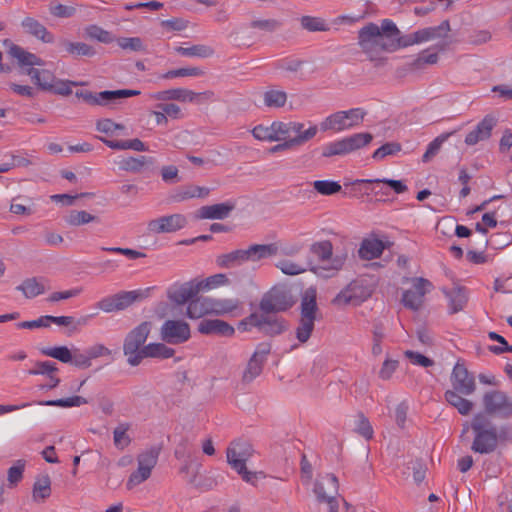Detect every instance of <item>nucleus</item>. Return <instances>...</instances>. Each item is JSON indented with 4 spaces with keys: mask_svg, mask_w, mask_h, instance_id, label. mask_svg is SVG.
Listing matches in <instances>:
<instances>
[{
    "mask_svg": "<svg viewBox=\"0 0 512 512\" xmlns=\"http://www.w3.org/2000/svg\"><path fill=\"white\" fill-rule=\"evenodd\" d=\"M474 440L471 450L479 454L493 453L500 444L512 439V429L508 425L497 428L484 413H477L471 421Z\"/></svg>",
    "mask_w": 512,
    "mask_h": 512,
    "instance_id": "nucleus-1",
    "label": "nucleus"
},
{
    "mask_svg": "<svg viewBox=\"0 0 512 512\" xmlns=\"http://www.w3.org/2000/svg\"><path fill=\"white\" fill-rule=\"evenodd\" d=\"M277 253L278 247L275 243L253 244L247 249H237L217 256L216 264L221 268L230 269L240 266L247 261L254 262L275 256Z\"/></svg>",
    "mask_w": 512,
    "mask_h": 512,
    "instance_id": "nucleus-2",
    "label": "nucleus"
},
{
    "mask_svg": "<svg viewBox=\"0 0 512 512\" xmlns=\"http://www.w3.org/2000/svg\"><path fill=\"white\" fill-rule=\"evenodd\" d=\"M152 326V322L143 321L126 334L123 341V354L130 366L136 367L142 363V351L145 349V342L151 333Z\"/></svg>",
    "mask_w": 512,
    "mask_h": 512,
    "instance_id": "nucleus-3",
    "label": "nucleus"
},
{
    "mask_svg": "<svg viewBox=\"0 0 512 512\" xmlns=\"http://www.w3.org/2000/svg\"><path fill=\"white\" fill-rule=\"evenodd\" d=\"M254 449L247 440H234L226 450L228 464L247 482L254 484L257 478L255 472L247 470L246 462L253 456Z\"/></svg>",
    "mask_w": 512,
    "mask_h": 512,
    "instance_id": "nucleus-4",
    "label": "nucleus"
},
{
    "mask_svg": "<svg viewBox=\"0 0 512 512\" xmlns=\"http://www.w3.org/2000/svg\"><path fill=\"white\" fill-rule=\"evenodd\" d=\"M318 311L316 290L309 288L301 298L300 320L296 328V338L299 342L306 343L311 337Z\"/></svg>",
    "mask_w": 512,
    "mask_h": 512,
    "instance_id": "nucleus-5",
    "label": "nucleus"
},
{
    "mask_svg": "<svg viewBox=\"0 0 512 512\" xmlns=\"http://www.w3.org/2000/svg\"><path fill=\"white\" fill-rule=\"evenodd\" d=\"M304 124L296 121H274L270 126L257 125L252 130V135L260 141H281L293 138L295 134L305 132Z\"/></svg>",
    "mask_w": 512,
    "mask_h": 512,
    "instance_id": "nucleus-6",
    "label": "nucleus"
},
{
    "mask_svg": "<svg viewBox=\"0 0 512 512\" xmlns=\"http://www.w3.org/2000/svg\"><path fill=\"white\" fill-rule=\"evenodd\" d=\"M373 140V135L368 132L355 133L342 139L329 142L322 147V156L326 158L345 156L357 151Z\"/></svg>",
    "mask_w": 512,
    "mask_h": 512,
    "instance_id": "nucleus-7",
    "label": "nucleus"
},
{
    "mask_svg": "<svg viewBox=\"0 0 512 512\" xmlns=\"http://www.w3.org/2000/svg\"><path fill=\"white\" fill-rule=\"evenodd\" d=\"M253 327L265 335L275 336L288 329V322L283 318L272 317L268 314L251 313L238 325V329L241 331H249Z\"/></svg>",
    "mask_w": 512,
    "mask_h": 512,
    "instance_id": "nucleus-8",
    "label": "nucleus"
},
{
    "mask_svg": "<svg viewBox=\"0 0 512 512\" xmlns=\"http://www.w3.org/2000/svg\"><path fill=\"white\" fill-rule=\"evenodd\" d=\"M367 112L362 108H352L347 111H338L326 117L320 123L322 131H344L358 126L364 120Z\"/></svg>",
    "mask_w": 512,
    "mask_h": 512,
    "instance_id": "nucleus-9",
    "label": "nucleus"
},
{
    "mask_svg": "<svg viewBox=\"0 0 512 512\" xmlns=\"http://www.w3.org/2000/svg\"><path fill=\"white\" fill-rule=\"evenodd\" d=\"M151 288L144 290L120 291L114 295L104 297L97 303V307L106 313L118 312L127 309L135 302L149 296Z\"/></svg>",
    "mask_w": 512,
    "mask_h": 512,
    "instance_id": "nucleus-10",
    "label": "nucleus"
},
{
    "mask_svg": "<svg viewBox=\"0 0 512 512\" xmlns=\"http://www.w3.org/2000/svg\"><path fill=\"white\" fill-rule=\"evenodd\" d=\"M338 490V478L332 473H328L321 479H317L313 488L317 501L319 503H326L329 507V512H338L339 504L336 499Z\"/></svg>",
    "mask_w": 512,
    "mask_h": 512,
    "instance_id": "nucleus-11",
    "label": "nucleus"
},
{
    "mask_svg": "<svg viewBox=\"0 0 512 512\" xmlns=\"http://www.w3.org/2000/svg\"><path fill=\"white\" fill-rule=\"evenodd\" d=\"M484 414L498 415L500 418L509 419L512 417V399L501 390L486 392L482 398Z\"/></svg>",
    "mask_w": 512,
    "mask_h": 512,
    "instance_id": "nucleus-12",
    "label": "nucleus"
},
{
    "mask_svg": "<svg viewBox=\"0 0 512 512\" xmlns=\"http://www.w3.org/2000/svg\"><path fill=\"white\" fill-rule=\"evenodd\" d=\"M198 285L197 279L184 283L175 282L167 288L166 296L173 305L189 304L191 299L195 298L200 292Z\"/></svg>",
    "mask_w": 512,
    "mask_h": 512,
    "instance_id": "nucleus-13",
    "label": "nucleus"
},
{
    "mask_svg": "<svg viewBox=\"0 0 512 512\" xmlns=\"http://www.w3.org/2000/svg\"><path fill=\"white\" fill-rule=\"evenodd\" d=\"M370 296V291L362 284L353 281L342 289L332 300V304L338 307L347 305L358 306Z\"/></svg>",
    "mask_w": 512,
    "mask_h": 512,
    "instance_id": "nucleus-14",
    "label": "nucleus"
},
{
    "mask_svg": "<svg viewBox=\"0 0 512 512\" xmlns=\"http://www.w3.org/2000/svg\"><path fill=\"white\" fill-rule=\"evenodd\" d=\"M293 301L287 292L273 288L261 299L259 308L264 314L283 312L292 307Z\"/></svg>",
    "mask_w": 512,
    "mask_h": 512,
    "instance_id": "nucleus-15",
    "label": "nucleus"
},
{
    "mask_svg": "<svg viewBox=\"0 0 512 512\" xmlns=\"http://www.w3.org/2000/svg\"><path fill=\"white\" fill-rule=\"evenodd\" d=\"M160 336L165 343L182 344L191 336L190 326L181 320H166L161 327Z\"/></svg>",
    "mask_w": 512,
    "mask_h": 512,
    "instance_id": "nucleus-16",
    "label": "nucleus"
},
{
    "mask_svg": "<svg viewBox=\"0 0 512 512\" xmlns=\"http://www.w3.org/2000/svg\"><path fill=\"white\" fill-rule=\"evenodd\" d=\"M310 251L321 262H325L328 260L331 261L330 266L323 267V269L327 270V271H334V272L339 271L343 267V265L347 259L346 253L337 254L333 257V245L328 240L313 243L310 247Z\"/></svg>",
    "mask_w": 512,
    "mask_h": 512,
    "instance_id": "nucleus-17",
    "label": "nucleus"
},
{
    "mask_svg": "<svg viewBox=\"0 0 512 512\" xmlns=\"http://www.w3.org/2000/svg\"><path fill=\"white\" fill-rule=\"evenodd\" d=\"M270 352L271 345L269 343H260L257 345L256 350L250 357L248 364L243 372L242 381L244 383L252 382L262 373L263 366Z\"/></svg>",
    "mask_w": 512,
    "mask_h": 512,
    "instance_id": "nucleus-18",
    "label": "nucleus"
},
{
    "mask_svg": "<svg viewBox=\"0 0 512 512\" xmlns=\"http://www.w3.org/2000/svg\"><path fill=\"white\" fill-rule=\"evenodd\" d=\"M450 381L452 391L460 392L462 395H471L476 390L475 378L468 371L464 363L457 362L452 370Z\"/></svg>",
    "mask_w": 512,
    "mask_h": 512,
    "instance_id": "nucleus-19",
    "label": "nucleus"
},
{
    "mask_svg": "<svg viewBox=\"0 0 512 512\" xmlns=\"http://www.w3.org/2000/svg\"><path fill=\"white\" fill-rule=\"evenodd\" d=\"M432 283L424 278H417L411 289L404 291L402 302L405 307L418 310L423 304V298L430 291Z\"/></svg>",
    "mask_w": 512,
    "mask_h": 512,
    "instance_id": "nucleus-20",
    "label": "nucleus"
},
{
    "mask_svg": "<svg viewBox=\"0 0 512 512\" xmlns=\"http://www.w3.org/2000/svg\"><path fill=\"white\" fill-rule=\"evenodd\" d=\"M187 224V219L182 214H172L153 219L148 222L147 228L153 233H173Z\"/></svg>",
    "mask_w": 512,
    "mask_h": 512,
    "instance_id": "nucleus-21",
    "label": "nucleus"
},
{
    "mask_svg": "<svg viewBox=\"0 0 512 512\" xmlns=\"http://www.w3.org/2000/svg\"><path fill=\"white\" fill-rule=\"evenodd\" d=\"M213 93L211 91H206L203 93H196L191 90L185 88H174L168 89L164 91H159L152 95V98L159 101H168V100H177L180 102H194L199 97H204L205 99H209Z\"/></svg>",
    "mask_w": 512,
    "mask_h": 512,
    "instance_id": "nucleus-22",
    "label": "nucleus"
},
{
    "mask_svg": "<svg viewBox=\"0 0 512 512\" xmlns=\"http://www.w3.org/2000/svg\"><path fill=\"white\" fill-rule=\"evenodd\" d=\"M497 125V119L493 115H486L465 137V144L468 146L476 145L480 141L488 140L492 135V130Z\"/></svg>",
    "mask_w": 512,
    "mask_h": 512,
    "instance_id": "nucleus-23",
    "label": "nucleus"
},
{
    "mask_svg": "<svg viewBox=\"0 0 512 512\" xmlns=\"http://www.w3.org/2000/svg\"><path fill=\"white\" fill-rule=\"evenodd\" d=\"M197 330L204 335H217L221 337H231L235 333L234 327L221 319H202L198 323Z\"/></svg>",
    "mask_w": 512,
    "mask_h": 512,
    "instance_id": "nucleus-24",
    "label": "nucleus"
},
{
    "mask_svg": "<svg viewBox=\"0 0 512 512\" xmlns=\"http://www.w3.org/2000/svg\"><path fill=\"white\" fill-rule=\"evenodd\" d=\"M211 189L204 186L187 184L178 187L169 195V201L173 203L183 202L193 198L205 199L209 196Z\"/></svg>",
    "mask_w": 512,
    "mask_h": 512,
    "instance_id": "nucleus-25",
    "label": "nucleus"
},
{
    "mask_svg": "<svg viewBox=\"0 0 512 512\" xmlns=\"http://www.w3.org/2000/svg\"><path fill=\"white\" fill-rule=\"evenodd\" d=\"M318 132L317 125H312L305 132L295 134L293 138L283 139L284 142L274 145L268 149L270 154L292 149L301 146L313 139Z\"/></svg>",
    "mask_w": 512,
    "mask_h": 512,
    "instance_id": "nucleus-26",
    "label": "nucleus"
},
{
    "mask_svg": "<svg viewBox=\"0 0 512 512\" xmlns=\"http://www.w3.org/2000/svg\"><path fill=\"white\" fill-rule=\"evenodd\" d=\"M234 209L235 203L232 201H227L223 203L202 206L196 211L195 216L198 219L223 220L227 218Z\"/></svg>",
    "mask_w": 512,
    "mask_h": 512,
    "instance_id": "nucleus-27",
    "label": "nucleus"
},
{
    "mask_svg": "<svg viewBox=\"0 0 512 512\" xmlns=\"http://www.w3.org/2000/svg\"><path fill=\"white\" fill-rule=\"evenodd\" d=\"M57 47L60 52H64L72 57H93L96 50L93 46L84 42H73L66 38H60L57 41Z\"/></svg>",
    "mask_w": 512,
    "mask_h": 512,
    "instance_id": "nucleus-28",
    "label": "nucleus"
},
{
    "mask_svg": "<svg viewBox=\"0 0 512 512\" xmlns=\"http://www.w3.org/2000/svg\"><path fill=\"white\" fill-rule=\"evenodd\" d=\"M359 45L363 49H368L370 46H378L383 50V44H389V41H383L381 31L375 23H369L359 30L358 33Z\"/></svg>",
    "mask_w": 512,
    "mask_h": 512,
    "instance_id": "nucleus-29",
    "label": "nucleus"
},
{
    "mask_svg": "<svg viewBox=\"0 0 512 512\" xmlns=\"http://www.w3.org/2000/svg\"><path fill=\"white\" fill-rule=\"evenodd\" d=\"M140 93L141 92L139 90H131V89L101 91V92L95 93L97 102H94V105L110 106L112 104H115L120 99L137 96Z\"/></svg>",
    "mask_w": 512,
    "mask_h": 512,
    "instance_id": "nucleus-30",
    "label": "nucleus"
},
{
    "mask_svg": "<svg viewBox=\"0 0 512 512\" xmlns=\"http://www.w3.org/2000/svg\"><path fill=\"white\" fill-rule=\"evenodd\" d=\"M48 283V279L44 277H31L18 285L16 290L21 291L27 299H32L43 294L47 289Z\"/></svg>",
    "mask_w": 512,
    "mask_h": 512,
    "instance_id": "nucleus-31",
    "label": "nucleus"
},
{
    "mask_svg": "<svg viewBox=\"0 0 512 512\" xmlns=\"http://www.w3.org/2000/svg\"><path fill=\"white\" fill-rule=\"evenodd\" d=\"M21 26L27 34L34 36L44 43H53L54 36L38 20L32 17H26L22 20Z\"/></svg>",
    "mask_w": 512,
    "mask_h": 512,
    "instance_id": "nucleus-32",
    "label": "nucleus"
},
{
    "mask_svg": "<svg viewBox=\"0 0 512 512\" xmlns=\"http://www.w3.org/2000/svg\"><path fill=\"white\" fill-rule=\"evenodd\" d=\"M26 74L31 77V80L38 89L48 92L56 78L55 74L48 69L28 68Z\"/></svg>",
    "mask_w": 512,
    "mask_h": 512,
    "instance_id": "nucleus-33",
    "label": "nucleus"
},
{
    "mask_svg": "<svg viewBox=\"0 0 512 512\" xmlns=\"http://www.w3.org/2000/svg\"><path fill=\"white\" fill-rule=\"evenodd\" d=\"M212 313V299L207 297L192 298L187 306L186 315L190 319H199L206 314Z\"/></svg>",
    "mask_w": 512,
    "mask_h": 512,
    "instance_id": "nucleus-34",
    "label": "nucleus"
},
{
    "mask_svg": "<svg viewBox=\"0 0 512 512\" xmlns=\"http://www.w3.org/2000/svg\"><path fill=\"white\" fill-rule=\"evenodd\" d=\"M8 54L18 60V64L23 66H42L44 65V61L38 57L37 55L30 53L24 50L22 47L11 43L10 48L8 50Z\"/></svg>",
    "mask_w": 512,
    "mask_h": 512,
    "instance_id": "nucleus-35",
    "label": "nucleus"
},
{
    "mask_svg": "<svg viewBox=\"0 0 512 512\" xmlns=\"http://www.w3.org/2000/svg\"><path fill=\"white\" fill-rule=\"evenodd\" d=\"M442 291L449 300L450 314L458 313L464 309L468 300L466 289L464 287L458 286L451 290L443 289Z\"/></svg>",
    "mask_w": 512,
    "mask_h": 512,
    "instance_id": "nucleus-36",
    "label": "nucleus"
},
{
    "mask_svg": "<svg viewBox=\"0 0 512 512\" xmlns=\"http://www.w3.org/2000/svg\"><path fill=\"white\" fill-rule=\"evenodd\" d=\"M385 249L384 243L379 239H364L359 248V256L364 260H373L380 257Z\"/></svg>",
    "mask_w": 512,
    "mask_h": 512,
    "instance_id": "nucleus-37",
    "label": "nucleus"
},
{
    "mask_svg": "<svg viewBox=\"0 0 512 512\" xmlns=\"http://www.w3.org/2000/svg\"><path fill=\"white\" fill-rule=\"evenodd\" d=\"M106 146L114 150H127L131 149L138 152L147 151V146L138 138L129 140H109L103 137H97Z\"/></svg>",
    "mask_w": 512,
    "mask_h": 512,
    "instance_id": "nucleus-38",
    "label": "nucleus"
},
{
    "mask_svg": "<svg viewBox=\"0 0 512 512\" xmlns=\"http://www.w3.org/2000/svg\"><path fill=\"white\" fill-rule=\"evenodd\" d=\"M451 30L450 23L448 20H444L440 25L434 27H427L418 30V37L420 38V42H426L438 38H445L448 35V32Z\"/></svg>",
    "mask_w": 512,
    "mask_h": 512,
    "instance_id": "nucleus-39",
    "label": "nucleus"
},
{
    "mask_svg": "<svg viewBox=\"0 0 512 512\" xmlns=\"http://www.w3.org/2000/svg\"><path fill=\"white\" fill-rule=\"evenodd\" d=\"M155 159L153 157L139 156L128 157L120 161L119 168L123 171L139 173L146 165H154Z\"/></svg>",
    "mask_w": 512,
    "mask_h": 512,
    "instance_id": "nucleus-40",
    "label": "nucleus"
},
{
    "mask_svg": "<svg viewBox=\"0 0 512 512\" xmlns=\"http://www.w3.org/2000/svg\"><path fill=\"white\" fill-rule=\"evenodd\" d=\"M444 397L461 415H468L473 409V402L463 398L460 392L447 390Z\"/></svg>",
    "mask_w": 512,
    "mask_h": 512,
    "instance_id": "nucleus-41",
    "label": "nucleus"
},
{
    "mask_svg": "<svg viewBox=\"0 0 512 512\" xmlns=\"http://www.w3.org/2000/svg\"><path fill=\"white\" fill-rule=\"evenodd\" d=\"M142 354L143 360L145 358L168 359L174 356L175 350L164 343H149L145 346Z\"/></svg>",
    "mask_w": 512,
    "mask_h": 512,
    "instance_id": "nucleus-42",
    "label": "nucleus"
},
{
    "mask_svg": "<svg viewBox=\"0 0 512 512\" xmlns=\"http://www.w3.org/2000/svg\"><path fill=\"white\" fill-rule=\"evenodd\" d=\"M175 52L186 57H200V58H208L214 54L213 48L207 45H193L191 47H175Z\"/></svg>",
    "mask_w": 512,
    "mask_h": 512,
    "instance_id": "nucleus-43",
    "label": "nucleus"
},
{
    "mask_svg": "<svg viewBox=\"0 0 512 512\" xmlns=\"http://www.w3.org/2000/svg\"><path fill=\"white\" fill-rule=\"evenodd\" d=\"M51 494V480L49 475H43L33 485V498L35 501H44Z\"/></svg>",
    "mask_w": 512,
    "mask_h": 512,
    "instance_id": "nucleus-44",
    "label": "nucleus"
},
{
    "mask_svg": "<svg viewBox=\"0 0 512 512\" xmlns=\"http://www.w3.org/2000/svg\"><path fill=\"white\" fill-rule=\"evenodd\" d=\"M455 131L445 132L437 136L432 142L429 143L426 152L422 156V162H430L440 151L442 144L452 136Z\"/></svg>",
    "mask_w": 512,
    "mask_h": 512,
    "instance_id": "nucleus-45",
    "label": "nucleus"
},
{
    "mask_svg": "<svg viewBox=\"0 0 512 512\" xmlns=\"http://www.w3.org/2000/svg\"><path fill=\"white\" fill-rule=\"evenodd\" d=\"M42 406H57L62 408L79 407L87 404L88 401L82 396H72L68 398L56 399V400H44L36 402Z\"/></svg>",
    "mask_w": 512,
    "mask_h": 512,
    "instance_id": "nucleus-46",
    "label": "nucleus"
},
{
    "mask_svg": "<svg viewBox=\"0 0 512 512\" xmlns=\"http://www.w3.org/2000/svg\"><path fill=\"white\" fill-rule=\"evenodd\" d=\"M418 32H414L405 36H398L395 40H389V44H383V50L385 51H395L400 47H408L414 44H419L420 38L417 36Z\"/></svg>",
    "mask_w": 512,
    "mask_h": 512,
    "instance_id": "nucleus-47",
    "label": "nucleus"
},
{
    "mask_svg": "<svg viewBox=\"0 0 512 512\" xmlns=\"http://www.w3.org/2000/svg\"><path fill=\"white\" fill-rule=\"evenodd\" d=\"M40 352L42 355L52 357L62 363L72 362V353L66 346L42 348Z\"/></svg>",
    "mask_w": 512,
    "mask_h": 512,
    "instance_id": "nucleus-48",
    "label": "nucleus"
},
{
    "mask_svg": "<svg viewBox=\"0 0 512 512\" xmlns=\"http://www.w3.org/2000/svg\"><path fill=\"white\" fill-rule=\"evenodd\" d=\"M267 107L281 108L286 104L287 94L282 90H268L263 95Z\"/></svg>",
    "mask_w": 512,
    "mask_h": 512,
    "instance_id": "nucleus-49",
    "label": "nucleus"
},
{
    "mask_svg": "<svg viewBox=\"0 0 512 512\" xmlns=\"http://www.w3.org/2000/svg\"><path fill=\"white\" fill-rule=\"evenodd\" d=\"M98 220L97 216H94L84 210H72L66 218V222L71 226H81Z\"/></svg>",
    "mask_w": 512,
    "mask_h": 512,
    "instance_id": "nucleus-50",
    "label": "nucleus"
},
{
    "mask_svg": "<svg viewBox=\"0 0 512 512\" xmlns=\"http://www.w3.org/2000/svg\"><path fill=\"white\" fill-rule=\"evenodd\" d=\"M84 31L87 37L98 40L101 43L109 44L114 41L112 34L98 25H88Z\"/></svg>",
    "mask_w": 512,
    "mask_h": 512,
    "instance_id": "nucleus-51",
    "label": "nucleus"
},
{
    "mask_svg": "<svg viewBox=\"0 0 512 512\" xmlns=\"http://www.w3.org/2000/svg\"><path fill=\"white\" fill-rule=\"evenodd\" d=\"M129 428H130V424L121 423L114 429L113 440H114L115 446L118 449L123 450L130 444L131 438L127 434V431L129 430Z\"/></svg>",
    "mask_w": 512,
    "mask_h": 512,
    "instance_id": "nucleus-52",
    "label": "nucleus"
},
{
    "mask_svg": "<svg viewBox=\"0 0 512 512\" xmlns=\"http://www.w3.org/2000/svg\"><path fill=\"white\" fill-rule=\"evenodd\" d=\"M314 189L321 195L330 196L339 193L342 190L337 181L316 180L313 182Z\"/></svg>",
    "mask_w": 512,
    "mask_h": 512,
    "instance_id": "nucleus-53",
    "label": "nucleus"
},
{
    "mask_svg": "<svg viewBox=\"0 0 512 512\" xmlns=\"http://www.w3.org/2000/svg\"><path fill=\"white\" fill-rule=\"evenodd\" d=\"M282 21L278 19H256L250 22V27L264 32L274 33L281 29Z\"/></svg>",
    "mask_w": 512,
    "mask_h": 512,
    "instance_id": "nucleus-54",
    "label": "nucleus"
},
{
    "mask_svg": "<svg viewBox=\"0 0 512 512\" xmlns=\"http://www.w3.org/2000/svg\"><path fill=\"white\" fill-rule=\"evenodd\" d=\"M204 72L198 67H185L174 70H169L161 76L163 79H173L176 77H198L203 75Z\"/></svg>",
    "mask_w": 512,
    "mask_h": 512,
    "instance_id": "nucleus-55",
    "label": "nucleus"
},
{
    "mask_svg": "<svg viewBox=\"0 0 512 512\" xmlns=\"http://www.w3.org/2000/svg\"><path fill=\"white\" fill-rule=\"evenodd\" d=\"M300 21L302 28L310 32L329 30L325 20L319 17L303 16Z\"/></svg>",
    "mask_w": 512,
    "mask_h": 512,
    "instance_id": "nucleus-56",
    "label": "nucleus"
},
{
    "mask_svg": "<svg viewBox=\"0 0 512 512\" xmlns=\"http://www.w3.org/2000/svg\"><path fill=\"white\" fill-rule=\"evenodd\" d=\"M152 469L147 468L146 466L138 464V468L136 471H134L127 481V487L128 489H131L132 487L141 484L145 480H147L151 475Z\"/></svg>",
    "mask_w": 512,
    "mask_h": 512,
    "instance_id": "nucleus-57",
    "label": "nucleus"
},
{
    "mask_svg": "<svg viewBox=\"0 0 512 512\" xmlns=\"http://www.w3.org/2000/svg\"><path fill=\"white\" fill-rule=\"evenodd\" d=\"M238 307V301L233 299H212V312L217 314L230 313Z\"/></svg>",
    "mask_w": 512,
    "mask_h": 512,
    "instance_id": "nucleus-58",
    "label": "nucleus"
},
{
    "mask_svg": "<svg viewBox=\"0 0 512 512\" xmlns=\"http://www.w3.org/2000/svg\"><path fill=\"white\" fill-rule=\"evenodd\" d=\"M78 83L70 80H63L55 78L51 89L48 92L61 95L69 96L72 93V86H77Z\"/></svg>",
    "mask_w": 512,
    "mask_h": 512,
    "instance_id": "nucleus-59",
    "label": "nucleus"
},
{
    "mask_svg": "<svg viewBox=\"0 0 512 512\" xmlns=\"http://www.w3.org/2000/svg\"><path fill=\"white\" fill-rule=\"evenodd\" d=\"M58 371V367L55 362L52 361H37L35 368L30 369L28 373L30 375H46L48 377L54 375Z\"/></svg>",
    "mask_w": 512,
    "mask_h": 512,
    "instance_id": "nucleus-60",
    "label": "nucleus"
},
{
    "mask_svg": "<svg viewBox=\"0 0 512 512\" xmlns=\"http://www.w3.org/2000/svg\"><path fill=\"white\" fill-rule=\"evenodd\" d=\"M117 44L124 50L145 51L143 41L139 37H120L117 39Z\"/></svg>",
    "mask_w": 512,
    "mask_h": 512,
    "instance_id": "nucleus-61",
    "label": "nucleus"
},
{
    "mask_svg": "<svg viewBox=\"0 0 512 512\" xmlns=\"http://www.w3.org/2000/svg\"><path fill=\"white\" fill-rule=\"evenodd\" d=\"M401 151V145L397 142H388L379 147L372 154V158L375 160H382L386 156L394 155Z\"/></svg>",
    "mask_w": 512,
    "mask_h": 512,
    "instance_id": "nucleus-62",
    "label": "nucleus"
},
{
    "mask_svg": "<svg viewBox=\"0 0 512 512\" xmlns=\"http://www.w3.org/2000/svg\"><path fill=\"white\" fill-rule=\"evenodd\" d=\"M159 449L151 448L137 457V462L140 465L146 466L147 468L153 469L158 461Z\"/></svg>",
    "mask_w": 512,
    "mask_h": 512,
    "instance_id": "nucleus-63",
    "label": "nucleus"
},
{
    "mask_svg": "<svg viewBox=\"0 0 512 512\" xmlns=\"http://www.w3.org/2000/svg\"><path fill=\"white\" fill-rule=\"evenodd\" d=\"M379 28L381 31V37H383V41H387L386 39L395 40L400 35V31L396 24L390 19H384L381 22V26Z\"/></svg>",
    "mask_w": 512,
    "mask_h": 512,
    "instance_id": "nucleus-64",
    "label": "nucleus"
}]
</instances>
